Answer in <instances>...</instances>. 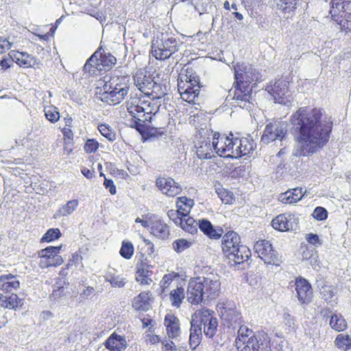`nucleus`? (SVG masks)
<instances>
[{
    "mask_svg": "<svg viewBox=\"0 0 351 351\" xmlns=\"http://www.w3.org/2000/svg\"><path fill=\"white\" fill-rule=\"evenodd\" d=\"M290 122L303 156L313 155L328 143L334 125L324 108L309 106L300 107L291 116Z\"/></svg>",
    "mask_w": 351,
    "mask_h": 351,
    "instance_id": "1",
    "label": "nucleus"
},
{
    "mask_svg": "<svg viewBox=\"0 0 351 351\" xmlns=\"http://www.w3.org/2000/svg\"><path fill=\"white\" fill-rule=\"evenodd\" d=\"M136 86L143 93L140 98L141 105L136 106V111L138 113L137 121H134V127L141 134L143 141L152 139L154 137V128L152 126V120L154 117V106H152L154 93V73L145 71L143 74H138L134 80Z\"/></svg>",
    "mask_w": 351,
    "mask_h": 351,
    "instance_id": "2",
    "label": "nucleus"
},
{
    "mask_svg": "<svg viewBox=\"0 0 351 351\" xmlns=\"http://www.w3.org/2000/svg\"><path fill=\"white\" fill-rule=\"evenodd\" d=\"M233 100L243 108H250L253 88L261 80L260 73L253 65L237 62L234 66Z\"/></svg>",
    "mask_w": 351,
    "mask_h": 351,
    "instance_id": "3",
    "label": "nucleus"
},
{
    "mask_svg": "<svg viewBox=\"0 0 351 351\" xmlns=\"http://www.w3.org/2000/svg\"><path fill=\"white\" fill-rule=\"evenodd\" d=\"M221 251L224 256L232 265H239L247 261L251 256V250L241 244L239 234L229 230L221 236Z\"/></svg>",
    "mask_w": 351,
    "mask_h": 351,
    "instance_id": "4",
    "label": "nucleus"
},
{
    "mask_svg": "<svg viewBox=\"0 0 351 351\" xmlns=\"http://www.w3.org/2000/svg\"><path fill=\"white\" fill-rule=\"evenodd\" d=\"M269 335L264 330L254 332L245 325H241L235 339V346L238 351H259L271 341Z\"/></svg>",
    "mask_w": 351,
    "mask_h": 351,
    "instance_id": "5",
    "label": "nucleus"
},
{
    "mask_svg": "<svg viewBox=\"0 0 351 351\" xmlns=\"http://www.w3.org/2000/svg\"><path fill=\"white\" fill-rule=\"evenodd\" d=\"M200 80L192 66H186L179 75L178 90L181 98L189 103H194L200 91Z\"/></svg>",
    "mask_w": 351,
    "mask_h": 351,
    "instance_id": "6",
    "label": "nucleus"
},
{
    "mask_svg": "<svg viewBox=\"0 0 351 351\" xmlns=\"http://www.w3.org/2000/svg\"><path fill=\"white\" fill-rule=\"evenodd\" d=\"M330 13L342 32L351 33V0H332Z\"/></svg>",
    "mask_w": 351,
    "mask_h": 351,
    "instance_id": "7",
    "label": "nucleus"
},
{
    "mask_svg": "<svg viewBox=\"0 0 351 351\" xmlns=\"http://www.w3.org/2000/svg\"><path fill=\"white\" fill-rule=\"evenodd\" d=\"M289 84L288 78L281 77L267 84L265 90L271 95L276 103L287 104L291 101Z\"/></svg>",
    "mask_w": 351,
    "mask_h": 351,
    "instance_id": "8",
    "label": "nucleus"
},
{
    "mask_svg": "<svg viewBox=\"0 0 351 351\" xmlns=\"http://www.w3.org/2000/svg\"><path fill=\"white\" fill-rule=\"evenodd\" d=\"M254 247L258 257L265 264L279 266L282 263V256L273 248L270 241L265 239L258 240Z\"/></svg>",
    "mask_w": 351,
    "mask_h": 351,
    "instance_id": "9",
    "label": "nucleus"
},
{
    "mask_svg": "<svg viewBox=\"0 0 351 351\" xmlns=\"http://www.w3.org/2000/svg\"><path fill=\"white\" fill-rule=\"evenodd\" d=\"M231 136L233 135L231 134ZM234 138L215 132L213 135V148L221 157L233 158Z\"/></svg>",
    "mask_w": 351,
    "mask_h": 351,
    "instance_id": "10",
    "label": "nucleus"
},
{
    "mask_svg": "<svg viewBox=\"0 0 351 351\" xmlns=\"http://www.w3.org/2000/svg\"><path fill=\"white\" fill-rule=\"evenodd\" d=\"M113 81L106 82L103 86L104 92L100 93L99 98L101 101L108 104H117L121 103L128 95L127 90L117 88V83Z\"/></svg>",
    "mask_w": 351,
    "mask_h": 351,
    "instance_id": "11",
    "label": "nucleus"
},
{
    "mask_svg": "<svg viewBox=\"0 0 351 351\" xmlns=\"http://www.w3.org/2000/svg\"><path fill=\"white\" fill-rule=\"evenodd\" d=\"M62 245L49 246L38 252L40 258V264L42 267H57L63 263V258L60 255Z\"/></svg>",
    "mask_w": 351,
    "mask_h": 351,
    "instance_id": "12",
    "label": "nucleus"
},
{
    "mask_svg": "<svg viewBox=\"0 0 351 351\" xmlns=\"http://www.w3.org/2000/svg\"><path fill=\"white\" fill-rule=\"evenodd\" d=\"M217 310L222 319L230 324H240L242 315L232 302H220L217 306Z\"/></svg>",
    "mask_w": 351,
    "mask_h": 351,
    "instance_id": "13",
    "label": "nucleus"
},
{
    "mask_svg": "<svg viewBox=\"0 0 351 351\" xmlns=\"http://www.w3.org/2000/svg\"><path fill=\"white\" fill-rule=\"evenodd\" d=\"M287 134L285 123L278 121L267 123L263 131L261 142L268 144L276 139L282 140Z\"/></svg>",
    "mask_w": 351,
    "mask_h": 351,
    "instance_id": "14",
    "label": "nucleus"
},
{
    "mask_svg": "<svg viewBox=\"0 0 351 351\" xmlns=\"http://www.w3.org/2000/svg\"><path fill=\"white\" fill-rule=\"evenodd\" d=\"M295 289L299 302L308 304L312 302L313 297V288L310 282L302 276H298L295 280Z\"/></svg>",
    "mask_w": 351,
    "mask_h": 351,
    "instance_id": "15",
    "label": "nucleus"
},
{
    "mask_svg": "<svg viewBox=\"0 0 351 351\" xmlns=\"http://www.w3.org/2000/svg\"><path fill=\"white\" fill-rule=\"evenodd\" d=\"M204 285L200 278H193L190 280L188 289V301L194 305L200 304L204 300Z\"/></svg>",
    "mask_w": 351,
    "mask_h": 351,
    "instance_id": "16",
    "label": "nucleus"
},
{
    "mask_svg": "<svg viewBox=\"0 0 351 351\" xmlns=\"http://www.w3.org/2000/svg\"><path fill=\"white\" fill-rule=\"evenodd\" d=\"M256 143L250 137L234 138L233 158H239L250 154L255 149Z\"/></svg>",
    "mask_w": 351,
    "mask_h": 351,
    "instance_id": "17",
    "label": "nucleus"
},
{
    "mask_svg": "<svg viewBox=\"0 0 351 351\" xmlns=\"http://www.w3.org/2000/svg\"><path fill=\"white\" fill-rule=\"evenodd\" d=\"M157 48L155 58L158 60H165L178 50L176 40L173 37L162 38L161 43L157 44Z\"/></svg>",
    "mask_w": 351,
    "mask_h": 351,
    "instance_id": "18",
    "label": "nucleus"
},
{
    "mask_svg": "<svg viewBox=\"0 0 351 351\" xmlns=\"http://www.w3.org/2000/svg\"><path fill=\"white\" fill-rule=\"evenodd\" d=\"M156 184L160 191L169 197H175L182 192V187L170 178H158Z\"/></svg>",
    "mask_w": 351,
    "mask_h": 351,
    "instance_id": "19",
    "label": "nucleus"
},
{
    "mask_svg": "<svg viewBox=\"0 0 351 351\" xmlns=\"http://www.w3.org/2000/svg\"><path fill=\"white\" fill-rule=\"evenodd\" d=\"M8 56L21 67L29 68L38 64L36 58L26 52L12 50L9 52Z\"/></svg>",
    "mask_w": 351,
    "mask_h": 351,
    "instance_id": "20",
    "label": "nucleus"
},
{
    "mask_svg": "<svg viewBox=\"0 0 351 351\" xmlns=\"http://www.w3.org/2000/svg\"><path fill=\"white\" fill-rule=\"evenodd\" d=\"M164 325L169 339H174L180 335L181 329L180 320L174 314L168 313L165 315Z\"/></svg>",
    "mask_w": 351,
    "mask_h": 351,
    "instance_id": "21",
    "label": "nucleus"
},
{
    "mask_svg": "<svg viewBox=\"0 0 351 351\" xmlns=\"http://www.w3.org/2000/svg\"><path fill=\"white\" fill-rule=\"evenodd\" d=\"M19 287L20 282L16 276L8 274L0 276V293H13L12 291L17 290Z\"/></svg>",
    "mask_w": 351,
    "mask_h": 351,
    "instance_id": "22",
    "label": "nucleus"
},
{
    "mask_svg": "<svg viewBox=\"0 0 351 351\" xmlns=\"http://www.w3.org/2000/svg\"><path fill=\"white\" fill-rule=\"evenodd\" d=\"M198 225L199 230L210 239L218 240L223 234V230L221 227L215 228L211 222L206 219H199Z\"/></svg>",
    "mask_w": 351,
    "mask_h": 351,
    "instance_id": "23",
    "label": "nucleus"
},
{
    "mask_svg": "<svg viewBox=\"0 0 351 351\" xmlns=\"http://www.w3.org/2000/svg\"><path fill=\"white\" fill-rule=\"evenodd\" d=\"M294 215L291 213H282L277 215L271 222V226L280 232H287L292 229V220Z\"/></svg>",
    "mask_w": 351,
    "mask_h": 351,
    "instance_id": "24",
    "label": "nucleus"
},
{
    "mask_svg": "<svg viewBox=\"0 0 351 351\" xmlns=\"http://www.w3.org/2000/svg\"><path fill=\"white\" fill-rule=\"evenodd\" d=\"M204 285V295L209 299H216L220 293L221 282L218 280H212L209 278H204L202 280Z\"/></svg>",
    "mask_w": 351,
    "mask_h": 351,
    "instance_id": "25",
    "label": "nucleus"
},
{
    "mask_svg": "<svg viewBox=\"0 0 351 351\" xmlns=\"http://www.w3.org/2000/svg\"><path fill=\"white\" fill-rule=\"evenodd\" d=\"M152 265L145 261H143L137 266L136 280L141 285H149L152 282Z\"/></svg>",
    "mask_w": 351,
    "mask_h": 351,
    "instance_id": "26",
    "label": "nucleus"
},
{
    "mask_svg": "<svg viewBox=\"0 0 351 351\" xmlns=\"http://www.w3.org/2000/svg\"><path fill=\"white\" fill-rule=\"evenodd\" d=\"M215 317V312L206 307L196 310L191 315V322L199 327L205 325Z\"/></svg>",
    "mask_w": 351,
    "mask_h": 351,
    "instance_id": "27",
    "label": "nucleus"
},
{
    "mask_svg": "<svg viewBox=\"0 0 351 351\" xmlns=\"http://www.w3.org/2000/svg\"><path fill=\"white\" fill-rule=\"evenodd\" d=\"M105 346L110 351H123L127 348L125 337L114 332L106 341Z\"/></svg>",
    "mask_w": 351,
    "mask_h": 351,
    "instance_id": "28",
    "label": "nucleus"
},
{
    "mask_svg": "<svg viewBox=\"0 0 351 351\" xmlns=\"http://www.w3.org/2000/svg\"><path fill=\"white\" fill-rule=\"evenodd\" d=\"M302 197V189L297 187L282 193L279 195V200L283 204H291L299 202Z\"/></svg>",
    "mask_w": 351,
    "mask_h": 351,
    "instance_id": "29",
    "label": "nucleus"
},
{
    "mask_svg": "<svg viewBox=\"0 0 351 351\" xmlns=\"http://www.w3.org/2000/svg\"><path fill=\"white\" fill-rule=\"evenodd\" d=\"M194 204V200L186 196L178 197L176 201V208L182 217L189 215Z\"/></svg>",
    "mask_w": 351,
    "mask_h": 351,
    "instance_id": "30",
    "label": "nucleus"
},
{
    "mask_svg": "<svg viewBox=\"0 0 351 351\" xmlns=\"http://www.w3.org/2000/svg\"><path fill=\"white\" fill-rule=\"evenodd\" d=\"M329 326L333 330L338 332H343L348 328L346 319L339 313H335L330 316Z\"/></svg>",
    "mask_w": 351,
    "mask_h": 351,
    "instance_id": "31",
    "label": "nucleus"
},
{
    "mask_svg": "<svg viewBox=\"0 0 351 351\" xmlns=\"http://www.w3.org/2000/svg\"><path fill=\"white\" fill-rule=\"evenodd\" d=\"M132 307L137 311H145L152 308L151 300L148 293L142 292L132 301Z\"/></svg>",
    "mask_w": 351,
    "mask_h": 351,
    "instance_id": "32",
    "label": "nucleus"
},
{
    "mask_svg": "<svg viewBox=\"0 0 351 351\" xmlns=\"http://www.w3.org/2000/svg\"><path fill=\"white\" fill-rule=\"evenodd\" d=\"M178 226L185 232L193 235L197 233L199 225L193 217L188 215L182 218Z\"/></svg>",
    "mask_w": 351,
    "mask_h": 351,
    "instance_id": "33",
    "label": "nucleus"
},
{
    "mask_svg": "<svg viewBox=\"0 0 351 351\" xmlns=\"http://www.w3.org/2000/svg\"><path fill=\"white\" fill-rule=\"evenodd\" d=\"M16 293L2 294L0 293V304L2 307L15 309L21 302Z\"/></svg>",
    "mask_w": 351,
    "mask_h": 351,
    "instance_id": "34",
    "label": "nucleus"
},
{
    "mask_svg": "<svg viewBox=\"0 0 351 351\" xmlns=\"http://www.w3.org/2000/svg\"><path fill=\"white\" fill-rule=\"evenodd\" d=\"M213 154V145L209 140L204 139L196 145V154L200 159L210 158Z\"/></svg>",
    "mask_w": 351,
    "mask_h": 351,
    "instance_id": "35",
    "label": "nucleus"
},
{
    "mask_svg": "<svg viewBox=\"0 0 351 351\" xmlns=\"http://www.w3.org/2000/svg\"><path fill=\"white\" fill-rule=\"evenodd\" d=\"M202 337V327L191 321L189 344L192 349H195L200 343Z\"/></svg>",
    "mask_w": 351,
    "mask_h": 351,
    "instance_id": "36",
    "label": "nucleus"
},
{
    "mask_svg": "<svg viewBox=\"0 0 351 351\" xmlns=\"http://www.w3.org/2000/svg\"><path fill=\"white\" fill-rule=\"evenodd\" d=\"M185 298V292L183 287H178L171 290L169 293V300L171 306L176 308H180Z\"/></svg>",
    "mask_w": 351,
    "mask_h": 351,
    "instance_id": "37",
    "label": "nucleus"
},
{
    "mask_svg": "<svg viewBox=\"0 0 351 351\" xmlns=\"http://www.w3.org/2000/svg\"><path fill=\"white\" fill-rule=\"evenodd\" d=\"M334 343L338 349L348 351L351 349V336L348 334L340 333L337 335Z\"/></svg>",
    "mask_w": 351,
    "mask_h": 351,
    "instance_id": "38",
    "label": "nucleus"
},
{
    "mask_svg": "<svg viewBox=\"0 0 351 351\" xmlns=\"http://www.w3.org/2000/svg\"><path fill=\"white\" fill-rule=\"evenodd\" d=\"M170 231L169 226L161 220L155 221V237L162 240L169 239Z\"/></svg>",
    "mask_w": 351,
    "mask_h": 351,
    "instance_id": "39",
    "label": "nucleus"
},
{
    "mask_svg": "<svg viewBox=\"0 0 351 351\" xmlns=\"http://www.w3.org/2000/svg\"><path fill=\"white\" fill-rule=\"evenodd\" d=\"M77 206L78 201L77 199L69 201L65 205L62 206L58 211H56L54 214V218L56 219L60 216L71 215L76 209Z\"/></svg>",
    "mask_w": 351,
    "mask_h": 351,
    "instance_id": "40",
    "label": "nucleus"
},
{
    "mask_svg": "<svg viewBox=\"0 0 351 351\" xmlns=\"http://www.w3.org/2000/svg\"><path fill=\"white\" fill-rule=\"evenodd\" d=\"M298 0H279L277 6L284 14H293L297 5Z\"/></svg>",
    "mask_w": 351,
    "mask_h": 351,
    "instance_id": "41",
    "label": "nucleus"
},
{
    "mask_svg": "<svg viewBox=\"0 0 351 351\" xmlns=\"http://www.w3.org/2000/svg\"><path fill=\"white\" fill-rule=\"evenodd\" d=\"M179 277V274L176 272H171L167 274H165L162 279L160 282V292L159 294L162 295H166L165 291L167 289L172 281L176 278Z\"/></svg>",
    "mask_w": 351,
    "mask_h": 351,
    "instance_id": "42",
    "label": "nucleus"
},
{
    "mask_svg": "<svg viewBox=\"0 0 351 351\" xmlns=\"http://www.w3.org/2000/svg\"><path fill=\"white\" fill-rule=\"evenodd\" d=\"M203 326L205 335L208 338L213 337L217 332L218 326L217 318L215 317L213 319H209V322Z\"/></svg>",
    "mask_w": 351,
    "mask_h": 351,
    "instance_id": "43",
    "label": "nucleus"
},
{
    "mask_svg": "<svg viewBox=\"0 0 351 351\" xmlns=\"http://www.w3.org/2000/svg\"><path fill=\"white\" fill-rule=\"evenodd\" d=\"M98 130L101 134L110 141L116 140V133L111 127L106 123H101L98 125Z\"/></svg>",
    "mask_w": 351,
    "mask_h": 351,
    "instance_id": "44",
    "label": "nucleus"
},
{
    "mask_svg": "<svg viewBox=\"0 0 351 351\" xmlns=\"http://www.w3.org/2000/svg\"><path fill=\"white\" fill-rule=\"evenodd\" d=\"M106 279L113 287L121 288L125 284L123 277H121L120 276H115L110 271H108Z\"/></svg>",
    "mask_w": 351,
    "mask_h": 351,
    "instance_id": "45",
    "label": "nucleus"
},
{
    "mask_svg": "<svg viewBox=\"0 0 351 351\" xmlns=\"http://www.w3.org/2000/svg\"><path fill=\"white\" fill-rule=\"evenodd\" d=\"M114 80V83H117V88H121L122 90L126 89L127 93H128L129 88H130V79L128 76H117L114 75L111 77L109 80V81H113Z\"/></svg>",
    "mask_w": 351,
    "mask_h": 351,
    "instance_id": "46",
    "label": "nucleus"
},
{
    "mask_svg": "<svg viewBox=\"0 0 351 351\" xmlns=\"http://www.w3.org/2000/svg\"><path fill=\"white\" fill-rule=\"evenodd\" d=\"M193 244V242L187 241L185 239H180L174 241L172 243L173 250L178 252L180 253L185 250L189 248Z\"/></svg>",
    "mask_w": 351,
    "mask_h": 351,
    "instance_id": "47",
    "label": "nucleus"
},
{
    "mask_svg": "<svg viewBox=\"0 0 351 351\" xmlns=\"http://www.w3.org/2000/svg\"><path fill=\"white\" fill-rule=\"evenodd\" d=\"M45 115L47 120L51 123L57 122L60 119V113L55 106L45 108Z\"/></svg>",
    "mask_w": 351,
    "mask_h": 351,
    "instance_id": "48",
    "label": "nucleus"
},
{
    "mask_svg": "<svg viewBox=\"0 0 351 351\" xmlns=\"http://www.w3.org/2000/svg\"><path fill=\"white\" fill-rule=\"evenodd\" d=\"M61 232L58 228H50L41 238V242H51L60 237Z\"/></svg>",
    "mask_w": 351,
    "mask_h": 351,
    "instance_id": "49",
    "label": "nucleus"
},
{
    "mask_svg": "<svg viewBox=\"0 0 351 351\" xmlns=\"http://www.w3.org/2000/svg\"><path fill=\"white\" fill-rule=\"evenodd\" d=\"M119 253L122 257L130 259L134 254V247L131 242L123 241Z\"/></svg>",
    "mask_w": 351,
    "mask_h": 351,
    "instance_id": "50",
    "label": "nucleus"
},
{
    "mask_svg": "<svg viewBox=\"0 0 351 351\" xmlns=\"http://www.w3.org/2000/svg\"><path fill=\"white\" fill-rule=\"evenodd\" d=\"M156 342H160L162 351H177L176 346L172 341L161 340L158 335H155V343Z\"/></svg>",
    "mask_w": 351,
    "mask_h": 351,
    "instance_id": "51",
    "label": "nucleus"
},
{
    "mask_svg": "<svg viewBox=\"0 0 351 351\" xmlns=\"http://www.w3.org/2000/svg\"><path fill=\"white\" fill-rule=\"evenodd\" d=\"M99 145L97 141L94 138H88L84 145V149L88 154L95 153L98 149Z\"/></svg>",
    "mask_w": 351,
    "mask_h": 351,
    "instance_id": "52",
    "label": "nucleus"
},
{
    "mask_svg": "<svg viewBox=\"0 0 351 351\" xmlns=\"http://www.w3.org/2000/svg\"><path fill=\"white\" fill-rule=\"evenodd\" d=\"M312 215L317 221H324L328 217V211L324 207L317 206L313 210Z\"/></svg>",
    "mask_w": 351,
    "mask_h": 351,
    "instance_id": "53",
    "label": "nucleus"
},
{
    "mask_svg": "<svg viewBox=\"0 0 351 351\" xmlns=\"http://www.w3.org/2000/svg\"><path fill=\"white\" fill-rule=\"evenodd\" d=\"M217 194L221 201L225 204H231L234 200L233 194L226 189H219Z\"/></svg>",
    "mask_w": 351,
    "mask_h": 351,
    "instance_id": "54",
    "label": "nucleus"
},
{
    "mask_svg": "<svg viewBox=\"0 0 351 351\" xmlns=\"http://www.w3.org/2000/svg\"><path fill=\"white\" fill-rule=\"evenodd\" d=\"M154 88H155V105H157L158 104V101L159 103H160V99H163V101H165V95H167L166 93V87L165 86L164 87V89L165 90H162V86L160 84H157L156 82H155V86H154Z\"/></svg>",
    "mask_w": 351,
    "mask_h": 351,
    "instance_id": "55",
    "label": "nucleus"
},
{
    "mask_svg": "<svg viewBox=\"0 0 351 351\" xmlns=\"http://www.w3.org/2000/svg\"><path fill=\"white\" fill-rule=\"evenodd\" d=\"M167 216L169 218L178 226L182 217L179 213L178 210L171 209L167 212Z\"/></svg>",
    "mask_w": 351,
    "mask_h": 351,
    "instance_id": "56",
    "label": "nucleus"
},
{
    "mask_svg": "<svg viewBox=\"0 0 351 351\" xmlns=\"http://www.w3.org/2000/svg\"><path fill=\"white\" fill-rule=\"evenodd\" d=\"M321 294L324 300H331L334 296V291L330 286H323L321 290Z\"/></svg>",
    "mask_w": 351,
    "mask_h": 351,
    "instance_id": "57",
    "label": "nucleus"
},
{
    "mask_svg": "<svg viewBox=\"0 0 351 351\" xmlns=\"http://www.w3.org/2000/svg\"><path fill=\"white\" fill-rule=\"evenodd\" d=\"M116 62V58L111 54H108V56L104 55L103 58L101 60V64L108 67H112Z\"/></svg>",
    "mask_w": 351,
    "mask_h": 351,
    "instance_id": "58",
    "label": "nucleus"
},
{
    "mask_svg": "<svg viewBox=\"0 0 351 351\" xmlns=\"http://www.w3.org/2000/svg\"><path fill=\"white\" fill-rule=\"evenodd\" d=\"M104 185L106 189H108L111 195H115L117 193L116 186L112 180L105 178Z\"/></svg>",
    "mask_w": 351,
    "mask_h": 351,
    "instance_id": "59",
    "label": "nucleus"
},
{
    "mask_svg": "<svg viewBox=\"0 0 351 351\" xmlns=\"http://www.w3.org/2000/svg\"><path fill=\"white\" fill-rule=\"evenodd\" d=\"M147 344L153 345L154 344V330H152V326L149 328V329L145 332L144 337Z\"/></svg>",
    "mask_w": 351,
    "mask_h": 351,
    "instance_id": "60",
    "label": "nucleus"
},
{
    "mask_svg": "<svg viewBox=\"0 0 351 351\" xmlns=\"http://www.w3.org/2000/svg\"><path fill=\"white\" fill-rule=\"evenodd\" d=\"M306 241L313 245L321 244L319 238L317 234L310 233L306 235Z\"/></svg>",
    "mask_w": 351,
    "mask_h": 351,
    "instance_id": "61",
    "label": "nucleus"
},
{
    "mask_svg": "<svg viewBox=\"0 0 351 351\" xmlns=\"http://www.w3.org/2000/svg\"><path fill=\"white\" fill-rule=\"evenodd\" d=\"M101 64L99 61H95V58L93 56H90L88 60L86 61L84 68L86 69L87 67H94L97 68L98 66H99Z\"/></svg>",
    "mask_w": 351,
    "mask_h": 351,
    "instance_id": "62",
    "label": "nucleus"
},
{
    "mask_svg": "<svg viewBox=\"0 0 351 351\" xmlns=\"http://www.w3.org/2000/svg\"><path fill=\"white\" fill-rule=\"evenodd\" d=\"M12 43L9 42L7 39H0V53L4 50L10 49L12 47Z\"/></svg>",
    "mask_w": 351,
    "mask_h": 351,
    "instance_id": "63",
    "label": "nucleus"
},
{
    "mask_svg": "<svg viewBox=\"0 0 351 351\" xmlns=\"http://www.w3.org/2000/svg\"><path fill=\"white\" fill-rule=\"evenodd\" d=\"M82 261V256L79 252H75L72 254L71 258L69 261L68 265L79 264Z\"/></svg>",
    "mask_w": 351,
    "mask_h": 351,
    "instance_id": "64",
    "label": "nucleus"
}]
</instances>
